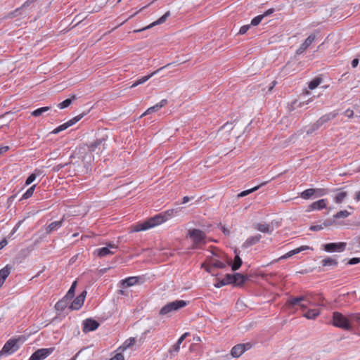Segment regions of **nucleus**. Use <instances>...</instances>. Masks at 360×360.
I'll use <instances>...</instances> for the list:
<instances>
[{
  "label": "nucleus",
  "instance_id": "obj_50",
  "mask_svg": "<svg viewBox=\"0 0 360 360\" xmlns=\"http://www.w3.org/2000/svg\"><path fill=\"white\" fill-rule=\"evenodd\" d=\"M36 173L31 174L25 181V186L31 184L36 179Z\"/></svg>",
  "mask_w": 360,
  "mask_h": 360
},
{
  "label": "nucleus",
  "instance_id": "obj_35",
  "mask_svg": "<svg viewBox=\"0 0 360 360\" xmlns=\"http://www.w3.org/2000/svg\"><path fill=\"white\" fill-rule=\"evenodd\" d=\"M255 229L262 233H271V229L270 228V226L267 224L259 223L256 225Z\"/></svg>",
  "mask_w": 360,
  "mask_h": 360
},
{
  "label": "nucleus",
  "instance_id": "obj_53",
  "mask_svg": "<svg viewBox=\"0 0 360 360\" xmlns=\"http://www.w3.org/2000/svg\"><path fill=\"white\" fill-rule=\"evenodd\" d=\"M250 25H245L242 26L240 28L238 34H245L248 32V30L250 29Z\"/></svg>",
  "mask_w": 360,
  "mask_h": 360
},
{
  "label": "nucleus",
  "instance_id": "obj_4",
  "mask_svg": "<svg viewBox=\"0 0 360 360\" xmlns=\"http://www.w3.org/2000/svg\"><path fill=\"white\" fill-rule=\"evenodd\" d=\"M301 302H304L307 307L309 306H315L311 300V296L309 295H301L298 297H290L285 302V306L289 309H292L298 303Z\"/></svg>",
  "mask_w": 360,
  "mask_h": 360
},
{
  "label": "nucleus",
  "instance_id": "obj_42",
  "mask_svg": "<svg viewBox=\"0 0 360 360\" xmlns=\"http://www.w3.org/2000/svg\"><path fill=\"white\" fill-rule=\"evenodd\" d=\"M50 107L46 106V107H41L39 108L36 109L32 112V115L34 117H38L40 116L42 113L47 112L50 110Z\"/></svg>",
  "mask_w": 360,
  "mask_h": 360
},
{
  "label": "nucleus",
  "instance_id": "obj_63",
  "mask_svg": "<svg viewBox=\"0 0 360 360\" xmlns=\"http://www.w3.org/2000/svg\"><path fill=\"white\" fill-rule=\"evenodd\" d=\"M226 285V284L224 283V282L222 281V280H219L215 284H214V287L217 288H219L222 286H224Z\"/></svg>",
  "mask_w": 360,
  "mask_h": 360
},
{
  "label": "nucleus",
  "instance_id": "obj_38",
  "mask_svg": "<svg viewBox=\"0 0 360 360\" xmlns=\"http://www.w3.org/2000/svg\"><path fill=\"white\" fill-rule=\"evenodd\" d=\"M77 285V281H74L68 291L66 295L64 297L67 300H70L75 295V290Z\"/></svg>",
  "mask_w": 360,
  "mask_h": 360
},
{
  "label": "nucleus",
  "instance_id": "obj_9",
  "mask_svg": "<svg viewBox=\"0 0 360 360\" xmlns=\"http://www.w3.org/2000/svg\"><path fill=\"white\" fill-rule=\"evenodd\" d=\"M54 351L53 347L41 348L35 351L30 357L32 360H44Z\"/></svg>",
  "mask_w": 360,
  "mask_h": 360
},
{
  "label": "nucleus",
  "instance_id": "obj_31",
  "mask_svg": "<svg viewBox=\"0 0 360 360\" xmlns=\"http://www.w3.org/2000/svg\"><path fill=\"white\" fill-rule=\"evenodd\" d=\"M320 314V311L317 309H309L303 316L307 319H315Z\"/></svg>",
  "mask_w": 360,
  "mask_h": 360
},
{
  "label": "nucleus",
  "instance_id": "obj_48",
  "mask_svg": "<svg viewBox=\"0 0 360 360\" xmlns=\"http://www.w3.org/2000/svg\"><path fill=\"white\" fill-rule=\"evenodd\" d=\"M22 11L23 10L22 9V8L19 7V8H16L15 10H14L13 11L9 13L8 16L10 18L17 17V16L22 14Z\"/></svg>",
  "mask_w": 360,
  "mask_h": 360
},
{
  "label": "nucleus",
  "instance_id": "obj_40",
  "mask_svg": "<svg viewBox=\"0 0 360 360\" xmlns=\"http://www.w3.org/2000/svg\"><path fill=\"white\" fill-rule=\"evenodd\" d=\"M322 79L320 77L314 78L308 84L309 89L313 90L316 89L321 82Z\"/></svg>",
  "mask_w": 360,
  "mask_h": 360
},
{
  "label": "nucleus",
  "instance_id": "obj_34",
  "mask_svg": "<svg viewBox=\"0 0 360 360\" xmlns=\"http://www.w3.org/2000/svg\"><path fill=\"white\" fill-rule=\"evenodd\" d=\"M11 273V268L8 265L0 270V281L4 283V281L7 278Z\"/></svg>",
  "mask_w": 360,
  "mask_h": 360
},
{
  "label": "nucleus",
  "instance_id": "obj_41",
  "mask_svg": "<svg viewBox=\"0 0 360 360\" xmlns=\"http://www.w3.org/2000/svg\"><path fill=\"white\" fill-rule=\"evenodd\" d=\"M35 188H36L35 184L32 185L31 187H30L26 191V192L22 195V196L20 198V200L28 199L29 198H30L33 195Z\"/></svg>",
  "mask_w": 360,
  "mask_h": 360
},
{
  "label": "nucleus",
  "instance_id": "obj_44",
  "mask_svg": "<svg viewBox=\"0 0 360 360\" xmlns=\"http://www.w3.org/2000/svg\"><path fill=\"white\" fill-rule=\"evenodd\" d=\"M321 127L316 124V121L309 125L306 131L307 135L311 134L315 131L318 130Z\"/></svg>",
  "mask_w": 360,
  "mask_h": 360
},
{
  "label": "nucleus",
  "instance_id": "obj_33",
  "mask_svg": "<svg viewBox=\"0 0 360 360\" xmlns=\"http://www.w3.org/2000/svg\"><path fill=\"white\" fill-rule=\"evenodd\" d=\"M338 264V261L331 257H326L321 261L322 266H336Z\"/></svg>",
  "mask_w": 360,
  "mask_h": 360
},
{
  "label": "nucleus",
  "instance_id": "obj_15",
  "mask_svg": "<svg viewBox=\"0 0 360 360\" xmlns=\"http://www.w3.org/2000/svg\"><path fill=\"white\" fill-rule=\"evenodd\" d=\"M86 292L84 290L80 293L71 303L70 308L74 310L79 309L84 304Z\"/></svg>",
  "mask_w": 360,
  "mask_h": 360
},
{
  "label": "nucleus",
  "instance_id": "obj_27",
  "mask_svg": "<svg viewBox=\"0 0 360 360\" xmlns=\"http://www.w3.org/2000/svg\"><path fill=\"white\" fill-rule=\"evenodd\" d=\"M326 207V199H321L316 202H312L309 205V209L314 210H321Z\"/></svg>",
  "mask_w": 360,
  "mask_h": 360
},
{
  "label": "nucleus",
  "instance_id": "obj_17",
  "mask_svg": "<svg viewBox=\"0 0 360 360\" xmlns=\"http://www.w3.org/2000/svg\"><path fill=\"white\" fill-rule=\"evenodd\" d=\"M248 280V276L240 273L233 274V285L234 286H242Z\"/></svg>",
  "mask_w": 360,
  "mask_h": 360
},
{
  "label": "nucleus",
  "instance_id": "obj_39",
  "mask_svg": "<svg viewBox=\"0 0 360 360\" xmlns=\"http://www.w3.org/2000/svg\"><path fill=\"white\" fill-rule=\"evenodd\" d=\"M178 212L177 210L172 209L168 210L164 212L160 213L162 218L164 219V221L168 220L169 219L172 218V216H174V214H176Z\"/></svg>",
  "mask_w": 360,
  "mask_h": 360
},
{
  "label": "nucleus",
  "instance_id": "obj_16",
  "mask_svg": "<svg viewBox=\"0 0 360 360\" xmlns=\"http://www.w3.org/2000/svg\"><path fill=\"white\" fill-rule=\"evenodd\" d=\"M170 65V63L167 64V65L165 66H163L159 69H158L157 70L153 72L152 73H150V75H146V76H143L141 78H139V79H137L134 83H133L131 86V88H134V87H136L138 85H140V84H142L143 83H145L146 82H147L150 78H151L153 75H156L158 72H160V70H162V69H164L165 68L167 67Z\"/></svg>",
  "mask_w": 360,
  "mask_h": 360
},
{
  "label": "nucleus",
  "instance_id": "obj_58",
  "mask_svg": "<svg viewBox=\"0 0 360 360\" xmlns=\"http://www.w3.org/2000/svg\"><path fill=\"white\" fill-rule=\"evenodd\" d=\"M214 267L212 266V265L209 262V264H207V266L206 268V271L210 274H212V275H214Z\"/></svg>",
  "mask_w": 360,
  "mask_h": 360
},
{
  "label": "nucleus",
  "instance_id": "obj_18",
  "mask_svg": "<svg viewBox=\"0 0 360 360\" xmlns=\"http://www.w3.org/2000/svg\"><path fill=\"white\" fill-rule=\"evenodd\" d=\"M169 16H170V12L167 11L162 16H161L159 19H158L156 21L153 22V23H151L150 25L145 27L143 29L134 30V32H141L143 30L149 29V28H150V27H153V26H155L156 25H160V24L165 22Z\"/></svg>",
  "mask_w": 360,
  "mask_h": 360
},
{
  "label": "nucleus",
  "instance_id": "obj_19",
  "mask_svg": "<svg viewBox=\"0 0 360 360\" xmlns=\"http://www.w3.org/2000/svg\"><path fill=\"white\" fill-rule=\"evenodd\" d=\"M262 236L260 234H257L255 236H250L247 238V240L242 245L243 248H248L252 245H254L259 242Z\"/></svg>",
  "mask_w": 360,
  "mask_h": 360
},
{
  "label": "nucleus",
  "instance_id": "obj_20",
  "mask_svg": "<svg viewBox=\"0 0 360 360\" xmlns=\"http://www.w3.org/2000/svg\"><path fill=\"white\" fill-rule=\"evenodd\" d=\"M86 114V113H82V114L72 118L71 120H68L67 122L60 125L59 127L60 129V131H62L63 130H65L69 127L72 126L73 124L77 123L78 121H79Z\"/></svg>",
  "mask_w": 360,
  "mask_h": 360
},
{
  "label": "nucleus",
  "instance_id": "obj_46",
  "mask_svg": "<svg viewBox=\"0 0 360 360\" xmlns=\"http://www.w3.org/2000/svg\"><path fill=\"white\" fill-rule=\"evenodd\" d=\"M182 343V341H180V340L179 339L177 340V342L172 346V347L171 348V349L169 350V352L170 353H172V352H179V349H180V345Z\"/></svg>",
  "mask_w": 360,
  "mask_h": 360
},
{
  "label": "nucleus",
  "instance_id": "obj_24",
  "mask_svg": "<svg viewBox=\"0 0 360 360\" xmlns=\"http://www.w3.org/2000/svg\"><path fill=\"white\" fill-rule=\"evenodd\" d=\"M335 191H338L337 194L334 196L333 200L337 204L342 203L345 198L347 197L348 193L347 191H342V188L336 189Z\"/></svg>",
  "mask_w": 360,
  "mask_h": 360
},
{
  "label": "nucleus",
  "instance_id": "obj_5",
  "mask_svg": "<svg viewBox=\"0 0 360 360\" xmlns=\"http://www.w3.org/2000/svg\"><path fill=\"white\" fill-rule=\"evenodd\" d=\"M333 324L335 327L345 330L351 329L349 320L342 314L338 311H335L333 314Z\"/></svg>",
  "mask_w": 360,
  "mask_h": 360
},
{
  "label": "nucleus",
  "instance_id": "obj_29",
  "mask_svg": "<svg viewBox=\"0 0 360 360\" xmlns=\"http://www.w3.org/2000/svg\"><path fill=\"white\" fill-rule=\"evenodd\" d=\"M242 264H243V261L239 255H235L233 262H232L231 261L228 262V264L231 266V269L233 271H236V270L239 269L240 267L241 266Z\"/></svg>",
  "mask_w": 360,
  "mask_h": 360
},
{
  "label": "nucleus",
  "instance_id": "obj_62",
  "mask_svg": "<svg viewBox=\"0 0 360 360\" xmlns=\"http://www.w3.org/2000/svg\"><path fill=\"white\" fill-rule=\"evenodd\" d=\"M242 345L244 346L245 352L252 347V344L251 342L242 343Z\"/></svg>",
  "mask_w": 360,
  "mask_h": 360
},
{
  "label": "nucleus",
  "instance_id": "obj_25",
  "mask_svg": "<svg viewBox=\"0 0 360 360\" xmlns=\"http://www.w3.org/2000/svg\"><path fill=\"white\" fill-rule=\"evenodd\" d=\"M64 219H61L59 221H56L53 222H51L46 229V233L47 234H49L52 233L53 231L58 230L60 229L63 224Z\"/></svg>",
  "mask_w": 360,
  "mask_h": 360
},
{
  "label": "nucleus",
  "instance_id": "obj_47",
  "mask_svg": "<svg viewBox=\"0 0 360 360\" xmlns=\"http://www.w3.org/2000/svg\"><path fill=\"white\" fill-rule=\"evenodd\" d=\"M224 283L226 285L232 284L233 285V274H227L225 277L221 279Z\"/></svg>",
  "mask_w": 360,
  "mask_h": 360
},
{
  "label": "nucleus",
  "instance_id": "obj_26",
  "mask_svg": "<svg viewBox=\"0 0 360 360\" xmlns=\"http://www.w3.org/2000/svg\"><path fill=\"white\" fill-rule=\"evenodd\" d=\"M243 347L244 346L242 345V344H238L235 345L231 350V354L233 357L236 358L240 356L245 352V349Z\"/></svg>",
  "mask_w": 360,
  "mask_h": 360
},
{
  "label": "nucleus",
  "instance_id": "obj_59",
  "mask_svg": "<svg viewBox=\"0 0 360 360\" xmlns=\"http://www.w3.org/2000/svg\"><path fill=\"white\" fill-rule=\"evenodd\" d=\"M9 150V146H0V155L7 152Z\"/></svg>",
  "mask_w": 360,
  "mask_h": 360
},
{
  "label": "nucleus",
  "instance_id": "obj_37",
  "mask_svg": "<svg viewBox=\"0 0 360 360\" xmlns=\"http://www.w3.org/2000/svg\"><path fill=\"white\" fill-rule=\"evenodd\" d=\"M267 182H264L262 184H261L260 185H258V186H256L252 188H250V189H248V190H245V191H243L242 192H240L238 196V197H244V196H246L248 195H249L250 193L254 192V191H257L262 186H264L266 184Z\"/></svg>",
  "mask_w": 360,
  "mask_h": 360
},
{
  "label": "nucleus",
  "instance_id": "obj_64",
  "mask_svg": "<svg viewBox=\"0 0 360 360\" xmlns=\"http://www.w3.org/2000/svg\"><path fill=\"white\" fill-rule=\"evenodd\" d=\"M8 243V241L6 238H4L1 241H0V250L3 249Z\"/></svg>",
  "mask_w": 360,
  "mask_h": 360
},
{
  "label": "nucleus",
  "instance_id": "obj_11",
  "mask_svg": "<svg viewBox=\"0 0 360 360\" xmlns=\"http://www.w3.org/2000/svg\"><path fill=\"white\" fill-rule=\"evenodd\" d=\"M117 248L118 247L115 244L109 243L106 247L96 249L95 252L97 253L99 257H103L109 255L115 254Z\"/></svg>",
  "mask_w": 360,
  "mask_h": 360
},
{
  "label": "nucleus",
  "instance_id": "obj_43",
  "mask_svg": "<svg viewBox=\"0 0 360 360\" xmlns=\"http://www.w3.org/2000/svg\"><path fill=\"white\" fill-rule=\"evenodd\" d=\"M350 215V213L347 210H342L337 212L333 215L334 219L347 218Z\"/></svg>",
  "mask_w": 360,
  "mask_h": 360
},
{
  "label": "nucleus",
  "instance_id": "obj_57",
  "mask_svg": "<svg viewBox=\"0 0 360 360\" xmlns=\"http://www.w3.org/2000/svg\"><path fill=\"white\" fill-rule=\"evenodd\" d=\"M344 115L349 118H352L354 116V111L350 109L346 110L344 112Z\"/></svg>",
  "mask_w": 360,
  "mask_h": 360
},
{
  "label": "nucleus",
  "instance_id": "obj_14",
  "mask_svg": "<svg viewBox=\"0 0 360 360\" xmlns=\"http://www.w3.org/2000/svg\"><path fill=\"white\" fill-rule=\"evenodd\" d=\"M338 110H333L327 114L322 115L318 120H316V124L322 127L323 124L328 123L331 120L335 119L338 115Z\"/></svg>",
  "mask_w": 360,
  "mask_h": 360
},
{
  "label": "nucleus",
  "instance_id": "obj_45",
  "mask_svg": "<svg viewBox=\"0 0 360 360\" xmlns=\"http://www.w3.org/2000/svg\"><path fill=\"white\" fill-rule=\"evenodd\" d=\"M263 18H264V15H259L255 17L251 20L250 25H253V26L258 25L261 22V21L262 20Z\"/></svg>",
  "mask_w": 360,
  "mask_h": 360
},
{
  "label": "nucleus",
  "instance_id": "obj_60",
  "mask_svg": "<svg viewBox=\"0 0 360 360\" xmlns=\"http://www.w3.org/2000/svg\"><path fill=\"white\" fill-rule=\"evenodd\" d=\"M334 223H335L334 220L327 219V220L324 221V222L323 223V226H328L333 224Z\"/></svg>",
  "mask_w": 360,
  "mask_h": 360
},
{
  "label": "nucleus",
  "instance_id": "obj_56",
  "mask_svg": "<svg viewBox=\"0 0 360 360\" xmlns=\"http://www.w3.org/2000/svg\"><path fill=\"white\" fill-rule=\"evenodd\" d=\"M37 0H27L20 7L22 10L25 8L29 7L31 4H32L34 2L37 1Z\"/></svg>",
  "mask_w": 360,
  "mask_h": 360
},
{
  "label": "nucleus",
  "instance_id": "obj_7",
  "mask_svg": "<svg viewBox=\"0 0 360 360\" xmlns=\"http://www.w3.org/2000/svg\"><path fill=\"white\" fill-rule=\"evenodd\" d=\"M108 139L107 136L97 138L94 141L86 144L89 152H99L106 148L105 141Z\"/></svg>",
  "mask_w": 360,
  "mask_h": 360
},
{
  "label": "nucleus",
  "instance_id": "obj_32",
  "mask_svg": "<svg viewBox=\"0 0 360 360\" xmlns=\"http://www.w3.org/2000/svg\"><path fill=\"white\" fill-rule=\"evenodd\" d=\"M209 262L215 269L216 268H217V269H224L226 266V264L224 262H221L220 260H219V259H217L216 258H214V257H211L210 259H209Z\"/></svg>",
  "mask_w": 360,
  "mask_h": 360
},
{
  "label": "nucleus",
  "instance_id": "obj_22",
  "mask_svg": "<svg viewBox=\"0 0 360 360\" xmlns=\"http://www.w3.org/2000/svg\"><path fill=\"white\" fill-rule=\"evenodd\" d=\"M139 277L131 276L120 281V285L122 288H127L137 283Z\"/></svg>",
  "mask_w": 360,
  "mask_h": 360
},
{
  "label": "nucleus",
  "instance_id": "obj_51",
  "mask_svg": "<svg viewBox=\"0 0 360 360\" xmlns=\"http://www.w3.org/2000/svg\"><path fill=\"white\" fill-rule=\"evenodd\" d=\"M70 164V162H66L65 164H58L57 165H55L53 167V171L55 172H58V171H60L61 169H63V167L68 166V165Z\"/></svg>",
  "mask_w": 360,
  "mask_h": 360
},
{
  "label": "nucleus",
  "instance_id": "obj_1",
  "mask_svg": "<svg viewBox=\"0 0 360 360\" xmlns=\"http://www.w3.org/2000/svg\"><path fill=\"white\" fill-rule=\"evenodd\" d=\"M164 222V219L162 218L161 214H156L155 216L150 217L146 221L138 224L134 226V231L139 232L141 231H146L150 228H153L157 225L161 224Z\"/></svg>",
  "mask_w": 360,
  "mask_h": 360
},
{
  "label": "nucleus",
  "instance_id": "obj_61",
  "mask_svg": "<svg viewBox=\"0 0 360 360\" xmlns=\"http://www.w3.org/2000/svg\"><path fill=\"white\" fill-rule=\"evenodd\" d=\"M275 11L274 8H269L266 11H265L262 15H264V18L266 16H269L272 14Z\"/></svg>",
  "mask_w": 360,
  "mask_h": 360
},
{
  "label": "nucleus",
  "instance_id": "obj_36",
  "mask_svg": "<svg viewBox=\"0 0 360 360\" xmlns=\"http://www.w3.org/2000/svg\"><path fill=\"white\" fill-rule=\"evenodd\" d=\"M68 304V300H67L65 297H63L62 300H59L58 302H56L55 305V308L58 311H64Z\"/></svg>",
  "mask_w": 360,
  "mask_h": 360
},
{
  "label": "nucleus",
  "instance_id": "obj_13",
  "mask_svg": "<svg viewBox=\"0 0 360 360\" xmlns=\"http://www.w3.org/2000/svg\"><path fill=\"white\" fill-rule=\"evenodd\" d=\"M83 328L82 330L84 333H87L90 331L96 330L99 327V323L91 319H86L84 321H83Z\"/></svg>",
  "mask_w": 360,
  "mask_h": 360
},
{
  "label": "nucleus",
  "instance_id": "obj_30",
  "mask_svg": "<svg viewBox=\"0 0 360 360\" xmlns=\"http://www.w3.org/2000/svg\"><path fill=\"white\" fill-rule=\"evenodd\" d=\"M77 99V97L75 94H72L71 95V97L70 98H67L65 99V101H63V102L60 103L58 105V107L60 108V109H64L65 108H68L73 101H75Z\"/></svg>",
  "mask_w": 360,
  "mask_h": 360
},
{
  "label": "nucleus",
  "instance_id": "obj_49",
  "mask_svg": "<svg viewBox=\"0 0 360 360\" xmlns=\"http://www.w3.org/2000/svg\"><path fill=\"white\" fill-rule=\"evenodd\" d=\"M352 321H356L360 324V313H352L349 315Z\"/></svg>",
  "mask_w": 360,
  "mask_h": 360
},
{
  "label": "nucleus",
  "instance_id": "obj_23",
  "mask_svg": "<svg viewBox=\"0 0 360 360\" xmlns=\"http://www.w3.org/2000/svg\"><path fill=\"white\" fill-rule=\"evenodd\" d=\"M167 103V101L166 99L162 100L160 102H159L156 105L149 108L145 112H143L141 115V117L145 116L147 114H150V113L158 111L161 108L165 106Z\"/></svg>",
  "mask_w": 360,
  "mask_h": 360
},
{
  "label": "nucleus",
  "instance_id": "obj_52",
  "mask_svg": "<svg viewBox=\"0 0 360 360\" xmlns=\"http://www.w3.org/2000/svg\"><path fill=\"white\" fill-rule=\"evenodd\" d=\"M118 352L112 358H110L109 360H124V356L122 355V353L120 351H117Z\"/></svg>",
  "mask_w": 360,
  "mask_h": 360
},
{
  "label": "nucleus",
  "instance_id": "obj_12",
  "mask_svg": "<svg viewBox=\"0 0 360 360\" xmlns=\"http://www.w3.org/2000/svg\"><path fill=\"white\" fill-rule=\"evenodd\" d=\"M319 31L316 30L314 33L311 34L305 41L297 49L296 53L300 55L305 51V50L313 43L315 40L316 35L319 34Z\"/></svg>",
  "mask_w": 360,
  "mask_h": 360
},
{
  "label": "nucleus",
  "instance_id": "obj_8",
  "mask_svg": "<svg viewBox=\"0 0 360 360\" xmlns=\"http://www.w3.org/2000/svg\"><path fill=\"white\" fill-rule=\"evenodd\" d=\"M326 193L327 191L324 188H308L300 193V197L302 199L308 200L314 195H316V197H320L326 195Z\"/></svg>",
  "mask_w": 360,
  "mask_h": 360
},
{
  "label": "nucleus",
  "instance_id": "obj_2",
  "mask_svg": "<svg viewBox=\"0 0 360 360\" xmlns=\"http://www.w3.org/2000/svg\"><path fill=\"white\" fill-rule=\"evenodd\" d=\"M193 241V249H198L200 248L202 245L205 244V238L206 234L204 231L197 229H189L187 235Z\"/></svg>",
  "mask_w": 360,
  "mask_h": 360
},
{
  "label": "nucleus",
  "instance_id": "obj_55",
  "mask_svg": "<svg viewBox=\"0 0 360 360\" xmlns=\"http://www.w3.org/2000/svg\"><path fill=\"white\" fill-rule=\"evenodd\" d=\"M323 229V226L322 224L313 225V226H310L309 230L312 231H318L322 230Z\"/></svg>",
  "mask_w": 360,
  "mask_h": 360
},
{
  "label": "nucleus",
  "instance_id": "obj_54",
  "mask_svg": "<svg viewBox=\"0 0 360 360\" xmlns=\"http://www.w3.org/2000/svg\"><path fill=\"white\" fill-rule=\"evenodd\" d=\"M360 262V258L359 257H353L352 259H350L348 262H347V264L349 265H354V264H359Z\"/></svg>",
  "mask_w": 360,
  "mask_h": 360
},
{
  "label": "nucleus",
  "instance_id": "obj_21",
  "mask_svg": "<svg viewBox=\"0 0 360 360\" xmlns=\"http://www.w3.org/2000/svg\"><path fill=\"white\" fill-rule=\"evenodd\" d=\"M310 249V247L307 246V245H302V246H300V248H295L292 250H290L288 252H287L286 254H285L284 255L281 256L278 260L280 259H287V258H289L296 254H298L300 252H301L302 251H304V250H309Z\"/></svg>",
  "mask_w": 360,
  "mask_h": 360
},
{
  "label": "nucleus",
  "instance_id": "obj_3",
  "mask_svg": "<svg viewBox=\"0 0 360 360\" xmlns=\"http://www.w3.org/2000/svg\"><path fill=\"white\" fill-rule=\"evenodd\" d=\"M187 305V302L182 300H177L167 303L159 311V314L162 316L168 315L170 312L178 311L179 309L185 307Z\"/></svg>",
  "mask_w": 360,
  "mask_h": 360
},
{
  "label": "nucleus",
  "instance_id": "obj_28",
  "mask_svg": "<svg viewBox=\"0 0 360 360\" xmlns=\"http://www.w3.org/2000/svg\"><path fill=\"white\" fill-rule=\"evenodd\" d=\"M136 343V338H129V339L126 340L122 345L118 347L117 351H120V352H123L127 349L129 348L131 346L134 345Z\"/></svg>",
  "mask_w": 360,
  "mask_h": 360
},
{
  "label": "nucleus",
  "instance_id": "obj_10",
  "mask_svg": "<svg viewBox=\"0 0 360 360\" xmlns=\"http://www.w3.org/2000/svg\"><path fill=\"white\" fill-rule=\"evenodd\" d=\"M347 243L345 242L330 243L323 245V250L328 252H343L345 250Z\"/></svg>",
  "mask_w": 360,
  "mask_h": 360
},
{
  "label": "nucleus",
  "instance_id": "obj_6",
  "mask_svg": "<svg viewBox=\"0 0 360 360\" xmlns=\"http://www.w3.org/2000/svg\"><path fill=\"white\" fill-rule=\"evenodd\" d=\"M19 348L18 340L15 338L8 340L0 350V358L4 355H11Z\"/></svg>",
  "mask_w": 360,
  "mask_h": 360
}]
</instances>
